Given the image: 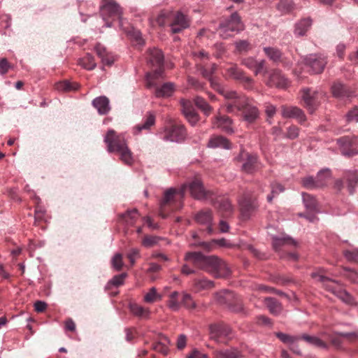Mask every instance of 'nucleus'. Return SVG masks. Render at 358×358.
I'll return each instance as SVG.
<instances>
[{"label":"nucleus","instance_id":"obj_21","mask_svg":"<svg viewBox=\"0 0 358 358\" xmlns=\"http://www.w3.org/2000/svg\"><path fill=\"white\" fill-rule=\"evenodd\" d=\"M195 221L201 225L206 226V230L208 234H212L214 231L212 222H213V212L210 209H203L194 215Z\"/></svg>","mask_w":358,"mask_h":358},{"label":"nucleus","instance_id":"obj_12","mask_svg":"<svg viewBox=\"0 0 358 358\" xmlns=\"http://www.w3.org/2000/svg\"><path fill=\"white\" fill-rule=\"evenodd\" d=\"M305 66L308 68L309 72L314 74L323 72L327 64V57L322 54H311L306 56L304 59Z\"/></svg>","mask_w":358,"mask_h":358},{"label":"nucleus","instance_id":"obj_11","mask_svg":"<svg viewBox=\"0 0 358 358\" xmlns=\"http://www.w3.org/2000/svg\"><path fill=\"white\" fill-rule=\"evenodd\" d=\"M243 29V25L241 21L240 17L236 13H233L230 18L222 22L218 29L219 34L226 38L231 36L229 32L239 31Z\"/></svg>","mask_w":358,"mask_h":358},{"label":"nucleus","instance_id":"obj_20","mask_svg":"<svg viewBox=\"0 0 358 358\" xmlns=\"http://www.w3.org/2000/svg\"><path fill=\"white\" fill-rule=\"evenodd\" d=\"M209 201L222 213V216L227 217L233 211V206L229 199L224 196H219L215 198L212 196Z\"/></svg>","mask_w":358,"mask_h":358},{"label":"nucleus","instance_id":"obj_64","mask_svg":"<svg viewBox=\"0 0 358 358\" xmlns=\"http://www.w3.org/2000/svg\"><path fill=\"white\" fill-rule=\"evenodd\" d=\"M346 117L348 122H358V106H355L350 110Z\"/></svg>","mask_w":358,"mask_h":358},{"label":"nucleus","instance_id":"obj_50","mask_svg":"<svg viewBox=\"0 0 358 358\" xmlns=\"http://www.w3.org/2000/svg\"><path fill=\"white\" fill-rule=\"evenodd\" d=\"M195 105L206 114V115H210L212 111V108L208 105L206 100L201 97L196 96L194 99Z\"/></svg>","mask_w":358,"mask_h":358},{"label":"nucleus","instance_id":"obj_55","mask_svg":"<svg viewBox=\"0 0 358 358\" xmlns=\"http://www.w3.org/2000/svg\"><path fill=\"white\" fill-rule=\"evenodd\" d=\"M303 187L308 189L320 188V182L317 183L315 178L312 176H307L301 180Z\"/></svg>","mask_w":358,"mask_h":358},{"label":"nucleus","instance_id":"obj_52","mask_svg":"<svg viewBox=\"0 0 358 358\" xmlns=\"http://www.w3.org/2000/svg\"><path fill=\"white\" fill-rule=\"evenodd\" d=\"M127 277V273H122L115 275L107 284L106 288L110 289L111 285L118 287L123 285L125 278Z\"/></svg>","mask_w":358,"mask_h":358},{"label":"nucleus","instance_id":"obj_15","mask_svg":"<svg viewBox=\"0 0 358 358\" xmlns=\"http://www.w3.org/2000/svg\"><path fill=\"white\" fill-rule=\"evenodd\" d=\"M322 94L310 88H305L301 90V98L303 106L307 110L313 113L320 104V97Z\"/></svg>","mask_w":358,"mask_h":358},{"label":"nucleus","instance_id":"obj_62","mask_svg":"<svg viewBox=\"0 0 358 358\" xmlns=\"http://www.w3.org/2000/svg\"><path fill=\"white\" fill-rule=\"evenodd\" d=\"M215 243L218 244L219 245L222 247H230V245L227 243V241L225 238L213 240L212 243H203V245L204 248H206L208 250H210L212 249V245Z\"/></svg>","mask_w":358,"mask_h":358},{"label":"nucleus","instance_id":"obj_17","mask_svg":"<svg viewBox=\"0 0 358 358\" xmlns=\"http://www.w3.org/2000/svg\"><path fill=\"white\" fill-rule=\"evenodd\" d=\"M341 153L345 156H352L356 152L357 144V137L352 136H343L337 140Z\"/></svg>","mask_w":358,"mask_h":358},{"label":"nucleus","instance_id":"obj_18","mask_svg":"<svg viewBox=\"0 0 358 358\" xmlns=\"http://www.w3.org/2000/svg\"><path fill=\"white\" fill-rule=\"evenodd\" d=\"M241 64L250 71H252L255 76L260 73L265 74L267 72L266 61L264 59L258 61L253 57H247L241 59Z\"/></svg>","mask_w":358,"mask_h":358},{"label":"nucleus","instance_id":"obj_58","mask_svg":"<svg viewBox=\"0 0 358 358\" xmlns=\"http://www.w3.org/2000/svg\"><path fill=\"white\" fill-rule=\"evenodd\" d=\"M283 191L284 187L281 184L278 182L273 183L271 185V194L267 196V201L268 202H271L275 195H277L280 192H282Z\"/></svg>","mask_w":358,"mask_h":358},{"label":"nucleus","instance_id":"obj_16","mask_svg":"<svg viewBox=\"0 0 358 358\" xmlns=\"http://www.w3.org/2000/svg\"><path fill=\"white\" fill-rule=\"evenodd\" d=\"M186 129L183 125L173 124L166 127L164 138L167 141L181 142L186 137Z\"/></svg>","mask_w":358,"mask_h":358},{"label":"nucleus","instance_id":"obj_8","mask_svg":"<svg viewBox=\"0 0 358 358\" xmlns=\"http://www.w3.org/2000/svg\"><path fill=\"white\" fill-rule=\"evenodd\" d=\"M209 334L211 340L217 343L226 344L233 337L231 328L223 322L212 324L209 326Z\"/></svg>","mask_w":358,"mask_h":358},{"label":"nucleus","instance_id":"obj_60","mask_svg":"<svg viewBox=\"0 0 358 358\" xmlns=\"http://www.w3.org/2000/svg\"><path fill=\"white\" fill-rule=\"evenodd\" d=\"M127 257L128 258L131 266H134L136 263V260L140 258V251L137 248H131L129 250L127 255Z\"/></svg>","mask_w":358,"mask_h":358},{"label":"nucleus","instance_id":"obj_31","mask_svg":"<svg viewBox=\"0 0 358 358\" xmlns=\"http://www.w3.org/2000/svg\"><path fill=\"white\" fill-rule=\"evenodd\" d=\"M208 146L212 148L230 149L231 143L222 136H214L209 140Z\"/></svg>","mask_w":358,"mask_h":358},{"label":"nucleus","instance_id":"obj_44","mask_svg":"<svg viewBox=\"0 0 358 358\" xmlns=\"http://www.w3.org/2000/svg\"><path fill=\"white\" fill-rule=\"evenodd\" d=\"M79 64L83 68L90 71L94 69L96 66L94 57L89 53H87L83 58L80 59Z\"/></svg>","mask_w":358,"mask_h":358},{"label":"nucleus","instance_id":"obj_39","mask_svg":"<svg viewBox=\"0 0 358 358\" xmlns=\"http://www.w3.org/2000/svg\"><path fill=\"white\" fill-rule=\"evenodd\" d=\"M214 287V282L206 278L195 279L193 283V287L195 292H198L203 289H211Z\"/></svg>","mask_w":358,"mask_h":358},{"label":"nucleus","instance_id":"obj_6","mask_svg":"<svg viewBox=\"0 0 358 358\" xmlns=\"http://www.w3.org/2000/svg\"><path fill=\"white\" fill-rule=\"evenodd\" d=\"M311 275L313 278L322 282L327 290L332 292L345 303L350 305L355 303L352 296L346 291L341 289L337 281L325 276L322 272L313 273Z\"/></svg>","mask_w":358,"mask_h":358},{"label":"nucleus","instance_id":"obj_37","mask_svg":"<svg viewBox=\"0 0 358 358\" xmlns=\"http://www.w3.org/2000/svg\"><path fill=\"white\" fill-rule=\"evenodd\" d=\"M129 310L134 316L140 318H148L150 313L149 308H144L137 303H131Z\"/></svg>","mask_w":358,"mask_h":358},{"label":"nucleus","instance_id":"obj_61","mask_svg":"<svg viewBox=\"0 0 358 358\" xmlns=\"http://www.w3.org/2000/svg\"><path fill=\"white\" fill-rule=\"evenodd\" d=\"M113 267L117 271H120L123 266L122 255L120 253L116 254L111 261Z\"/></svg>","mask_w":358,"mask_h":358},{"label":"nucleus","instance_id":"obj_13","mask_svg":"<svg viewBox=\"0 0 358 358\" xmlns=\"http://www.w3.org/2000/svg\"><path fill=\"white\" fill-rule=\"evenodd\" d=\"M225 71L228 77L240 82L245 88L252 87L254 83L252 78L247 76L245 72L238 67L236 64H229V66L225 68Z\"/></svg>","mask_w":358,"mask_h":358},{"label":"nucleus","instance_id":"obj_63","mask_svg":"<svg viewBox=\"0 0 358 358\" xmlns=\"http://www.w3.org/2000/svg\"><path fill=\"white\" fill-rule=\"evenodd\" d=\"M344 256L345 258L351 262H354L358 263V250L353 249L351 250H345L344 251Z\"/></svg>","mask_w":358,"mask_h":358},{"label":"nucleus","instance_id":"obj_43","mask_svg":"<svg viewBox=\"0 0 358 358\" xmlns=\"http://www.w3.org/2000/svg\"><path fill=\"white\" fill-rule=\"evenodd\" d=\"M241 354L236 350L215 351L214 358H240Z\"/></svg>","mask_w":358,"mask_h":358},{"label":"nucleus","instance_id":"obj_26","mask_svg":"<svg viewBox=\"0 0 358 358\" xmlns=\"http://www.w3.org/2000/svg\"><path fill=\"white\" fill-rule=\"evenodd\" d=\"M331 92L334 97L338 99L349 98L352 96L354 92L348 85L340 82L334 83L331 87Z\"/></svg>","mask_w":358,"mask_h":358},{"label":"nucleus","instance_id":"obj_3","mask_svg":"<svg viewBox=\"0 0 358 358\" xmlns=\"http://www.w3.org/2000/svg\"><path fill=\"white\" fill-rule=\"evenodd\" d=\"M109 152H116L120 159L125 164L131 166L134 162L133 154L129 148L127 140L122 134H117L113 129H109L104 138Z\"/></svg>","mask_w":358,"mask_h":358},{"label":"nucleus","instance_id":"obj_35","mask_svg":"<svg viewBox=\"0 0 358 358\" xmlns=\"http://www.w3.org/2000/svg\"><path fill=\"white\" fill-rule=\"evenodd\" d=\"M344 181L347 183L348 189L350 194H352L354 188L358 182V173L356 171H347L345 173Z\"/></svg>","mask_w":358,"mask_h":358},{"label":"nucleus","instance_id":"obj_14","mask_svg":"<svg viewBox=\"0 0 358 358\" xmlns=\"http://www.w3.org/2000/svg\"><path fill=\"white\" fill-rule=\"evenodd\" d=\"M189 25L190 20L187 15L180 11H172L169 25L171 33H180L188 28Z\"/></svg>","mask_w":358,"mask_h":358},{"label":"nucleus","instance_id":"obj_33","mask_svg":"<svg viewBox=\"0 0 358 358\" xmlns=\"http://www.w3.org/2000/svg\"><path fill=\"white\" fill-rule=\"evenodd\" d=\"M312 25V20L310 17L303 18L295 25L294 34L296 36H304Z\"/></svg>","mask_w":358,"mask_h":358},{"label":"nucleus","instance_id":"obj_48","mask_svg":"<svg viewBox=\"0 0 358 358\" xmlns=\"http://www.w3.org/2000/svg\"><path fill=\"white\" fill-rule=\"evenodd\" d=\"M162 295L158 294L155 287L150 289L148 293L144 296V301L148 303H152L162 300Z\"/></svg>","mask_w":358,"mask_h":358},{"label":"nucleus","instance_id":"obj_57","mask_svg":"<svg viewBox=\"0 0 358 358\" xmlns=\"http://www.w3.org/2000/svg\"><path fill=\"white\" fill-rule=\"evenodd\" d=\"M155 122V117L152 114H150L142 124H138L136 129L138 131L142 129H149Z\"/></svg>","mask_w":358,"mask_h":358},{"label":"nucleus","instance_id":"obj_9","mask_svg":"<svg viewBox=\"0 0 358 358\" xmlns=\"http://www.w3.org/2000/svg\"><path fill=\"white\" fill-rule=\"evenodd\" d=\"M215 299L219 303L226 305L233 312H243L244 308L241 299L231 292L223 290L217 292L215 294Z\"/></svg>","mask_w":358,"mask_h":358},{"label":"nucleus","instance_id":"obj_47","mask_svg":"<svg viewBox=\"0 0 358 358\" xmlns=\"http://www.w3.org/2000/svg\"><path fill=\"white\" fill-rule=\"evenodd\" d=\"M353 336L354 335L352 334L339 333L331 335L330 337V340L332 345H334L336 348H339L342 342V338L350 340Z\"/></svg>","mask_w":358,"mask_h":358},{"label":"nucleus","instance_id":"obj_46","mask_svg":"<svg viewBox=\"0 0 358 358\" xmlns=\"http://www.w3.org/2000/svg\"><path fill=\"white\" fill-rule=\"evenodd\" d=\"M331 178L330 171L329 169H324L318 172L315 180L317 183L320 184V188L327 185Z\"/></svg>","mask_w":358,"mask_h":358},{"label":"nucleus","instance_id":"obj_34","mask_svg":"<svg viewBox=\"0 0 358 358\" xmlns=\"http://www.w3.org/2000/svg\"><path fill=\"white\" fill-rule=\"evenodd\" d=\"M157 80H155V83H157ZM152 86L151 87H152ZM155 94L157 97H167L170 96L174 90L173 85L171 83H167L164 84L161 87H157V84L155 86Z\"/></svg>","mask_w":358,"mask_h":358},{"label":"nucleus","instance_id":"obj_42","mask_svg":"<svg viewBox=\"0 0 358 358\" xmlns=\"http://www.w3.org/2000/svg\"><path fill=\"white\" fill-rule=\"evenodd\" d=\"M263 50L265 55L273 62H278L281 60L282 53L278 48L265 47Z\"/></svg>","mask_w":358,"mask_h":358},{"label":"nucleus","instance_id":"obj_22","mask_svg":"<svg viewBox=\"0 0 358 358\" xmlns=\"http://www.w3.org/2000/svg\"><path fill=\"white\" fill-rule=\"evenodd\" d=\"M303 201L304 205L307 210L310 211V213L303 215V216L310 222H315L317 220L316 215L313 213V212H315L317 210V201L315 199L309 194L303 193ZM300 216H302L303 214H299Z\"/></svg>","mask_w":358,"mask_h":358},{"label":"nucleus","instance_id":"obj_41","mask_svg":"<svg viewBox=\"0 0 358 358\" xmlns=\"http://www.w3.org/2000/svg\"><path fill=\"white\" fill-rule=\"evenodd\" d=\"M234 46L235 52L238 54H246L252 49V45L246 40L236 41Z\"/></svg>","mask_w":358,"mask_h":358},{"label":"nucleus","instance_id":"obj_23","mask_svg":"<svg viewBox=\"0 0 358 358\" xmlns=\"http://www.w3.org/2000/svg\"><path fill=\"white\" fill-rule=\"evenodd\" d=\"M281 114L286 118H295L300 123L303 124L306 120L303 111L296 106H282Z\"/></svg>","mask_w":358,"mask_h":358},{"label":"nucleus","instance_id":"obj_40","mask_svg":"<svg viewBox=\"0 0 358 358\" xmlns=\"http://www.w3.org/2000/svg\"><path fill=\"white\" fill-rule=\"evenodd\" d=\"M169 299L167 301L168 307L173 311L178 310L181 306L179 292L176 291L173 292L169 294Z\"/></svg>","mask_w":358,"mask_h":358},{"label":"nucleus","instance_id":"obj_24","mask_svg":"<svg viewBox=\"0 0 358 358\" xmlns=\"http://www.w3.org/2000/svg\"><path fill=\"white\" fill-rule=\"evenodd\" d=\"M182 111L187 120L192 124L195 125L199 120V116L195 111L194 108L189 100L182 99L180 101Z\"/></svg>","mask_w":358,"mask_h":358},{"label":"nucleus","instance_id":"obj_38","mask_svg":"<svg viewBox=\"0 0 358 358\" xmlns=\"http://www.w3.org/2000/svg\"><path fill=\"white\" fill-rule=\"evenodd\" d=\"M264 301L269 312L271 314L277 315L281 312L282 307L277 299L274 298L267 297L265 298Z\"/></svg>","mask_w":358,"mask_h":358},{"label":"nucleus","instance_id":"obj_7","mask_svg":"<svg viewBox=\"0 0 358 358\" xmlns=\"http://www.w3.org/2000/svg\"><path fill=\"white\" fill-rule=\"evenodd\" d=\"M101 15L108 27L111 26L114 20H119L122 24V10L120 6L113 0H102L100 7Z\"/></svg>","mask_w":358,"mask_h":358},{"label":"nucleus","instance_id":"obj_59","mask_svg":"<svg viewBox=\"0 0 358 358\" xmlns=\"http://www.w3.org/2000/svg\"><path fill=\"white\" fill-rule=\"evenodd\" d=\"M159 238L154 236H145L142 240V245L146 248H151L157 244Z\"/></svg>","mask_w":358,"mask_h":358},{"label":"nucleus","instance_id":"obj_2","mask_svg":"<svg viewBox=\"0 0 358 358\" xmlns=\"http://www.w3.org/2000/svg\"><path fill=\"white\" fill-rule=\"evenodd\" d=\"M185 260L215 278H227L231 274L227 264L216 256H205L201 252H189L186 253Z\"/></svg>","mask_w":358,"mask_h":358},{"label":"nucleus","instance_id":"obj_54","mask_svg":"<svg viewBox=\"0 0 358 358\" xmlns=\"http://www.w3.org/2000/svg\"><path fill=\"white\" fill-rule=\"evenodd\" d=\"M139 214L136 209L128 210L125 214L122 215V219L130 225L134 224L136 220L138 218Z\"/></svg>","mask_w":358,"mask_h":358},{"label":"nucleus","instance_id":"obj_1","mask_svg":"<svg viewBox=\"0 0 358 358\" xmlns=\"http://www.w3.org/2000/svg\"><path fill=\"white\" fill-rule=\"evenodd\" d=\"M187 189H189L192 197L198 200L209 201L214 195V192L205 189L199 178H195L189 185H184L180 189L171 188L164 192L160 203L159 215L162 217L165 218L170 212L181 208Z\"/></svg>","mask_w":358,"mask_h":358},{"label":"nucleus","instance_id":"obj_56","mask_svg":"<svg viewBox=\"0 0 358 358\" xmlns=\"http://www.w3.org/2000/svg\"><path fill=\"white\" fill-rule=\"evenodd\" d=\"M181 304L188 309H194L196 306L192 296L187 293H183L181 299Z\"/></svg>","mask_w":358,"mask_h":358},{"label":"nucleus","instance_id":"obj_10","mask_svg":"<svg viewBox=\"0 0 358 358\" xmlns=\"http://www.w3.org/2000/svg\"><path fill=\"white\" fill-rule=\"evenodd\" d=\"M238 204L243 219H248L258 207L256 197L250 192H245L238 199Z\"/></svg>","mask_w":358,"mask_h":358},{"label":"nucleus","instance_id":"obj_27","mask_svg":"<svg viewBox=\"0 0 358 358\" xmlns=\"http://www.w3.org/2000/svg\"><path fill=\"white\" fill-rule=\"evenodd\" d=\"M266 85L270 87L285 88L287 86L288 83L281 71L275 69L271 72Z\"/></svg>","mask_w":358,"mask_h":358},{"label":"nucleus","instance_id":"obj_4","mask_svg":"<svg viewBox=\"0 0 358 358\" xmlns=\"http://www.w3.org/2000/svg\"><path fill=\"white\" fill-rule=\"evenodd\" d=\"M211 87L227 100L226 107L229 113H234L236 110L241 112L248 103L243 95L224 87L218 82L212 81Z\"/></svg>","mask_w":358,"mask_h":358},{"label":"nucleus","instance_id":"obj_45","mask_svg":"<svg viewBox=\"0 0 358 358\" xmlns=\"http://www.w3.org/2000/svg\"><path fill=\"white\" fill-rule=\"evenodd\" d=\"M172 11L162 10L157 17L156 22L159 26L170 25Z\"/></svg>","mask_w":358,"mask_h":358},{"label":"nucleus","instance_id":"obj_29","mask_svg":"<svg viewBox=\"0 0 358 358\" xmlns=\"http://www.w3.org/2000/svg\"><path fill=\"white\" fill-rule=\"evenodd\" d=\"M94 49L104 65L111 66L113 64L115 60L114 56L111 53L108 52L103 45L97 43Z\"/></svg>","mask_w":358,"mask_h":358},{"label":"nucleus","instance_id":"obj_25","mask_svg":"<svg viewBox=\"0 0 358 358\" xmlns=\"http://www.w3.org/2000/svg\"><path fill=\"white\" fill-rule=\"evenodd\" d=\"M272 245L276 252L285 250L291 247H295L296 243L289 236L273 237Z\"/></svg>","mask_w":358,"mask_h":358},{"label":"nucleus","instance_id":"obj_36","mask_svg":"<svg viewBox=\"0 0 358 358\" xmlns=\"http://www.w3.org/2000/svg\"><path fill=\"white\" fill-rule=\"evenodd\" d=\"M197 70L202 75V76L206 79H208L210 82H217L215 80L212 78V75L216 69V65L212 64L210 66H204L202 64H196Z\"/></svg>","mask_w":358,"mask_h":358},{"label":"nucleus","instance_id":"obj_28","mask_svg":"<svg viewBox=\"0 0 358 358\" xmlns=\"http://www.w3.org/2000/svg\"><path fill=\"white\" fill-rule=\"evenodd\" d=\"M213 127L222 129L226 133H232L234 131L232 127V120L228 116L219 115L216 116L213 121Z\"/></svg>","mask_w":358,"mask_h":358},{"label":"nucleus","instance_id":"obj_5","mask_svg":"<svg viewBox=\"0 0 358 358\" xmlns=\"http://www.w3.org/2000/svg\"><path fill=\"white\" fill-rule=\"evenodd\" d=\"M148 60L153 68L152 72L147 74V87L150 88L152 86H155V80L162 76L164 72V55L159 49H150Z\"/></svg>","mask_w":358,"mask_h":358},{"label":"nucleus","instance_id":"obj_19","mask_svg":"<svg viewBox=\"0 0 358 358\" xmlns=\"http://www.w3.org/2000/svg\"><path fill=\"white\" fill-rule=\"evenodd\" d=\"M237 159L238 161L243 162L241 166L243 171L252 173L257 170L258 162L256 155L246 152H242Z\"/></svg>","mask_w":358,"mask_h":358},{"label":"nucleus","instance_id":"obj_30","mask_svg":"<svg viewBox=\"0 0 358 358\" xmlns=\"http://www.w3.org/2000/svg\"><path fill=\"white\" fill-rule=\"evenodd\" d=\"M241 115L244 121L253 123L259 117V110L257 107L248 103L241 110Z\"/></svg>","mask_w":358,"mask_h":358},{"label":"nucleus","instance_id":"obj_51","mask_svg":"<svg viewBox=\"0 0 358 358\" xmlns=\"http://www.w3.org/2000/svg\"><path fill=\"white\" fill-rule=\"evenodd\" d=\"M58 90L62 91H75L78 89L79 85L76 83H71L67 80H64L58 83L56 85Z\"/></svg>","mask_w":358,"mask_h":358},{"label":"nucleus","instance_id":"obj_49","mask_svg":"<svg viewBox=\"0 0 358 358\" xmlns=\"http://www.w3.org/2000/svg\"><path fill=\"white\" fill-rule=\"evenodd\" d=\"M301 338L306 341L307 343L315 345L320 348H327V344L324 342L322 340L320 339L317 337L315 336H311L308 335H303L302 336Z\"/></svg>","mask_w":358,"mask_h":358},{"label":"nucleus","instance_id":"obj_53","mask_svg":"<svg viewBox=\"0 0 358 358\" xmlns=\"http://www.w3.org/2000/svg\"><path fill=\"white\" fill-rule=\"evenodd\" d=\"M294 8V3L292 0H280L278 4V9L284 13L291 12Z\"/></svg>","mask_w":358,"mask_h":358},{"label":"nucleus","instance_id":"obj_32","mask_svg":"<svg viewBox=\"0 0 358 358\" xmlns=\"http://www.w3.org/2000/svg\"><path fill=\"white\" fill-rule=\"evenodd\" d=\"M92 104L96 108L100 115L107 114L110 108L109 106V100L106 96H99L94 99Z\"/></svg>","mask_w":358,"mask_h":358}]
</instances>
